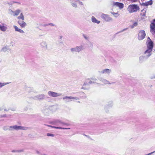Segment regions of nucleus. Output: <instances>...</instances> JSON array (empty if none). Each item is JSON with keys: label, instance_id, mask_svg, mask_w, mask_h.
Returning <instances> with one entry per match:
<instances>
[{"label": "nucleus", "instance_id": "nucleus-38", "mask_svg": "<svg viewBox=\"0 0 155 155\" xmlns=\"http://www.w3.org/2000/svg\"><path fill=\"white\" fill-rule=\"evenodd\" d=\"M47 135L48 136H51V137H54V134H52L50 133H48L47 134Z\"/></svg>", "mask_w": 155, "mask_h": 155}, {"label": "nucleus", "instance_id": "nucleus-44", "mask_svg": "<svg viewBox=\"0 0 155 155\" xmlns=\"http://www.w3.org/2000/svg\"><path fill=\"white\" fill-rule=\"evenodd\" d=\"M146 50H147L151 51H152V49H150V48H147V49Z\"/></svg>", "mask_w": 155, "mask_h": 155}, {"label": "nucleus", "instance_id": "nucleus-15", "mask_svg": "<svg viewBox=\"0 0 155 155\" xmlns=\"http://www.w3.org/2000/svg\"><path fill=\"white\" fill-rule=\"evenodd\" d=\"M99 79L102 82L105 84H112L114 83V82H112L111 83H110L109 82V81L104 78H101Z\"/></svg>", "mask_w": 155, "mask_h": 155}, {"label": "nucleus", "instance_id": "nucleus-7", "mask_svg": "<svg viewBox=\"0 0 155 155\" xmlns=\"http://www.w3.org/2000/svg\"><path fill=\"white\" fill-rule=\"evenodd\" d=\"M63 99L66 102H69L72 101L74 99H75L76 100H79V98L78 97H73L72 96H66L63 98Z\"/></svg>", "mask_w": 155, "mask_h": 155}, {"label": "nucleus", "instance_id": "nucleus-40", "mask_svg": "<svg viewBox=\"0 0 155 155\" xmlns=\"http://www.w3.org/2000/svg\"><path fill=\"white\" fill-rule=\"evenodd\" d=\"M91 80L92 81H96L97 80V79L95 78H91Z\"/></svg>", "mask_w": 155, "mask_h": 155}, {"label": "nucleus", "instance_id": "nucleus-34", "mask_svg": "<svg viewBox=\"0 0 155 155\" xmlns=\"http://www.w3.org/2000/svg\"><path fill=\"white\" fill-rule=\"evenodd\" d=\"M11 116V115H9L8 116L6 114L2 115L1 116V117H8V116Z\"/></svg>", "mask_w": 155, "mask_h": 155}, {"label": "nucleus", "instance_id": "nucleus-24", "mask_svg": "<svg viewBox=\"0 0 155 155\" xmlns=\"http://www.w3.org/2000/svg\"><path fill=\"white\" fill-rule=\"evenodd\" d=\"M147 58H147L145 55L144 56H140L139 58L140 61V62H142L143 61L147 59Z\"/></svg>", "mask_w": 155, "mask_h": 155}, {"label": "nucleus", "instance_id": "nucleus-1", "mask_svg": "<svg viewBox=\"0 0 155 155\" xmlns=\"http://www.w3.org/2000/svg\"><path fill=\"white\" fill-rule=\"evenodd\" d=\"M127 9L130 13H133L139 10L140 8L137 5H130L128 6Z\"/></svg>", "mask_w": 155, "mask_h": 155}, {"label": "nucleus", "instance_id": "nucleus-52", "mask_svg": "<svg viewBox=\"0 0 155 155\" xmlns=\"http://www.w3.org/2000/svg\"><path fill=\"white\" fill-rule=\"evenodd\" d=\"M153 21H155V19Z\"/></svg>", "mask_w": 155, "mask_h": 155}, {"label": "nucleus", "instance_id": "nucleus-20", "mask_svg": "<svg viewBox=\"0 0 155 155\" xmlns=\"http://www.w3.org/2000/svg\"><path fill=\"white\" fill-rule=\"evenodd\" d=\"M91 21H92L95 23H96L97 24H99L100 23V21L97 20L94 16H92L91 17Z\"/></svg>", "mask_w": 155, "mask_h": 155}, {"label": "nucleus", "instance_id": "nucleus-5", "mask_svg": "<svg viewBox=\"0 0 155 155\" xmlns=\"http://www.w3.org/2000/svg\"><path fill=\"white\" fill-rule=\"evenodd\" d=\"M10 109L9 104L8 103H4L0 107V111L4 110V112H8Z\"/></svg>", "mask_w": 155, "mask_h": 155}, {"label": "nucleus", "instance_id": "nucleus-27", "mask_svg": "<svg viewBox=\"0 0 155 155\" xmlns=\"http://www.w3.org/2000/svg\"><path fill=\"white\" fill-rule=\"evenodd\" d=\"M3 130H9L10 131V126H4L3 127Z\"/></svg>", "mask_w": 155, "mask_h": 155}, {"label": "nucleus", "instance_id": "nucleus-31", "mask_svg": "<svg viewBox=\"0 0 155 155\" xmlns=\"http://www.w3.org/2000/svg\"><path fill=\"white\" fill-rule=\"evenodd\" d=\"M8 83H1L0 82V88H2L3 86H5Z\"/></svg>", "mask_w": 155, "mask_h": 155}, {"label": "nucleus", "instance_id": "nucleus-30", "mask_svg": "<svg viewBox=\"0 0 155 155\" xmlns=\"http://www.w3.org/2000/svg\"><path fill=\"white\" fill-rule=\"evenodd\" d=\"M138 25V23L137 22H134L133 25H131L130 26V27L131 28H134V27H136Z\"/></svg>", "mask_w": 155, "mask_h": 155}, {"label": "nucleus", "instance_id": "nucleus-36", "mask_svg": "<svg viewBox=\"0 0 155 155\" xmlns=\"http://www.w3.org/2000/svg\"><path fill=\"white\" fill-rule=\"evenodd\" d=\"M71 5H72L75 7V8H76L77 7V4L76 3H72V4H71Z\"/></svg>", "mask_w": 155, "mask_h": 155}, {"label": "nucleus", "instance_id": "nucleus-6", "mask_svg": "<svg viewBox=\"0 0 155 155\" xmlns=\"http://www.w3.org/2000/svg\"><path fill=\"white\" fill-rule=\"evenodd\" d=\"M146 34L144 30H140L139 32L137 38L138 40L140 41L143 40L146 36Z\"/></svg>", "mask_w": 155, "mask_h": 155}, {"label": "nucleus", "instance_id": "nucleus-51", "mask_svg": "<svg viewBox=\"0 0 155 155\" xmlns=\"http://www.w3.org/2000/svg\"><path fill=\"white\" fill-rule=\"evenodd\" d=\"M14 2V3H17L16 2Z\"/></svg>", "mask_w": 155, "mask_h": 155}, {"label": "nucleus", "instance_id": "nucleus-16", "mask_svg": "<svg viewBox=\"0 0 155 155\" xmlns=\"http://www.w3.org/2000/svg\"><path fill=\"white\" fill-rule=\"evenodd\" d=\"M152 51L146 50L144 52V54L147 58H148L152 54Z\"/></svg>", "mask_w": 155, "mask_h": 155}, {"label": "nucleus", "instance_id": "nucleus-35", "mask_svg": "<svg viewBox=\"0 0 155 155\" xmlns=\"http://www.w3.org/2000/svg\"><path fill=\"white\" fill-rule=\"evenodd\" d=\"M83 37L86 39V40H88L89 39V38L85 34H83Z\"/></svg>", "mask_w": 155, "mask_h": 155}, {"label": "nucleus", "instance_id": "nucleus-4", "mask_svg": "<svg viewBox=\"0 0 155 155\" xmlns=\"http://www.w3.org/2000/svg\"><path fill=\"white\" fill-rule=\"evenodd\" d=\"M101 18L105 21L110 22L113 21V18L108 15L102 13L101 15Z\"/></svg>", "mask_w": 155, "mask_h": 155}, {"label": "nucleus", "instance_id": "nucleus-41", "mask_svg": "<svg viewBox=\"0 0 155 155\" xmlns=\"http://www.w3.org/2000/svg\"><path fill=\"white\" fill-rule=\"evenodd\" d=\"M93 83H94V81H89L88 82V84H93Z\"/></svg>", "mask_w": 155, "mask_h": 155}, {"label": "nucleus", "instance_id": "nucleus-46", "mask_svg": "<svg viewBox=\"0 0 155 155\" xmlns=\"http://www.w3.org/2000/svg\"><path fill=\"white\" fill-rule=\"evenodd\" d=\"M78 3L80 5H83V3L82 2L78 1Z\"/></svg>", "mask_w": 155, "mask_h": 155}, {"label": "nucleus", "instance_id": "nucleus-9", "mask_svg": "<svg viewBox=\"0 0 155 155\" xmlns=\"http://www.w3.org/2000/svg\"><path fill=\"white\" fill-rule=\"evenodd\" d=\"M48 93L49 96L53 97L59 96L61 95V94L58 93L51 91H49Z\"/></svg>", "mask_w": 155, "mask_h": 155}, {"label": "nucleus", "instance_id": "nucleus-39", "mask_svg": "<svg viewBox=\"0 0 155 155\" xmlns=\"http://www.w3.org/2000/svg\"><path fill=\"white\" fill-rule=\"evenodd\" d=\"M128 1L131 2H137L139 0H127Z\"/></svg>", "mask_w": 155, "mask_h": 155}, {"label": "nucleus", "instance_id": "nucleus-23", "mask_svg": "<svg viewBox=\"0 0 155 155\" xmlns=\"http://www.w3.org/2000/svg\"><path fill=\"white\" fill-rule=\"evenodd\" d=\"M21 12V10L19 9H17L14 11L13 16H18Z\"/></svg>", "mask_w": 155, "mask_h": 155}, {"label": "nucleus", "instance_id": "nucleus-42", "mask_svg": "<svg viewBox=\"0 0 155 155\" xmlns=\"http://www.w3.org/2000/svg\"><path fill=\"white\" fill-rule=\"evenodd\" d=\"M127 29H128L127 28H125L123 29V30H122L121 31H120L119 32H123L124 31L127 30Z\"/></svg>", "mask_w": 155, "mask_h": 155}, {"label": "nucleus", "instance_id": "nucleus-28", "mask_svg": "<svg viewBox=\"0 0 155 155\" xmlns=\"http://www.w3.org/2000/svg\"><path fill=\"white\" fill-rule=\"evenodd\" d=\"M0 29L2 31H5L6 30L7 28L4 26L0 25Z\"/></svg>", "mask_w": 155, "mask_h": 155}, {"label": "nucleus", "instance_id": "nucleus-47", "mask_svg": "<svg viewBox=\"0 0 155 155\" xmlns=\"http://www.w3.org/2000/svg\"><path fill=\"white\" fill-rule=\"evenodd\" d=\"M36 153L38 154H40V153L38 151H36Z\"/></svg>", "mask_w": 155, "mask_h": 155}, {"label": "nucleus", "instance_id": "nucleus-26", "mask_svg": "<svg viewBox=\"0 0 155 155\" xmlns=\"http://www.w3.org/2000/svg\"><path fill=\"white\" fill-rule=\"evenodd\" d=\"M146 9H143L141 11V15L143 16H145L146 15Z\"/></svg>", "mask_w": 155, "mask_h": 155}, {"label": "nucleus", "instance_id": "nucleus-2", "mask_svg": "<svg viewBox=\"0 0 155 155\" xmlns=\"http://www.w3.org/2000/svg\"><path fill=\"white\" fill-rule=\"evenodd\" d=\"M10 131H12L14 130H26L29 129V128L28 127L20 126L15 125L10 126Z\"/></svg>", "mask_w": 155, "mask_h": 155}, {"label": "nucleus", "instance_id": "nucleus-8", "mask_svg": "<svg viewBox=\"0 0 155 155\" xmlns=\"http://www.w3.org/2000/svg\"><path fill=\"white\" fill-rule=\"evenodd\" d=\"M54 123L55 124H58L60 126H64V125H68L69 124L67 123H64L61 120L57 119L55 120L54 121Z\"/></svg>", "mask_w": 155, "mask_h": 155}, {"label": "nucleus", "instance_id": "nucleus-25", "mask_svg": "<svg viewBox=\"0 0 155 155\" xmlns=\"http://www.w3.org/2000/svg\"><path fill=\"white\" fill-rule=\"evenodd\" d=\"M17 18L18 19H21L22 20H24V17L22 13L20 14L19 16L17 17Z\"/></svg>", "mask_w": 155, "mask_h": 155}, {"label": "nucleus", "instance_id": "nucleus-3", "mask_svg": "<svg viewBox=\"0 0 155 155\" xmlns=\"http://www.w3.org/2000/svg\"><path fill=\"white\" fill-rule=\"evenodd\" d=\"M84 48V45H81L79 46H77L76 47L70 49L72 53L77 52L79 53Z\"/></svg>", "mask_w": 155, "mask_h": 155}, {"label": "nucleus", "instance_id": "nucleus-10", "mask_svg": "<svg viewBox=\"0 0 155 155\" xmlns=\"http://www.w3.org/2000/svg\"><path fill=\"white\" fill-rule=\"evenodd\" d=\"M45 96L44 94H41L34 97V99L35 100H42L44 98Z\"/></svg>", "mask_w": 155, "mask_h": 155}, {"label": "nucleus", "instance_id": "nucleus-48", "mask_svg": "<svg viewBox=\"0 0 155 155\" xmlns=\"http://www.w3.org/2000/svg\"><path fill=\"white\" fill-rule=\"evenodd\" d=\"M86 84H87L85 82L84 83V85H86Z\"/></svg>", "mask_w": 155, "mask_h": 155}, {"label": "nucleus", "instance_id": "nucleus-22", "mask_svg": "<svg viewBox=\"0 0 155 155\" xmlns=\"http://www.w3.org/2000/svg\"><path fill=\"white\" fill-rule=\"evenodd\" d=\"M40 45L42 47L47 49V43L45 41H43L40 44Z\"/></svg>", "mask_w": 155, "mask_h": 155}, {"label": "nucleus", "instance_id": "nucleus-37", "mask_svg": "<svg viewBox=\"0 0 155 155\" xmlns=\"http://www.w3.org/2000/svg\"><path fill=\"white\" fill-rule=\"evenodd\" d=\"M46 25H47V26L50 25L51 26H55V25L52 23H49V24H46Z\"/></svg>", "mask_w": 155, "mask_h": 155}, {"label": "nucleus", "instance_id": "nucleus-17", "mask_svg": "<svg viewBox=\"0 0 155 155\" xmlns=\"http://www.w3.org/2000/svg\"><path fill=\"white\" fill-rule=\"evenodd\" d=\"M152 0H150L149 1L146 2L145 3H143L142 4V5L144 6H147L149 5H151L152 4Z\"/></svg>", "mask_w": 155, "mask_h": 155}, {"label": "nucleus", "instance_id": "nucleus-11", "mask_svg": "<svg viewBox=\"0 0 155 155\" xmlns=\"http://www.w3.org/2000/svg\"><path fill=\"white\" fill-rule=\"evenodd\" d=\"M113 5L119 7L120 9H122L124 6V5L123 3L117 2H114Z\"/></svg>", "mask_w": 155, "mask_h": 155}, {"label": "nucleus", "instance_id": "nucleus-19", "mask_svg": "<svg viewBox=\"0 0 155 155\" xmlns=\"http://www.w3.org/2000/svg\"><path fill=\"white\" fill-rule=\"evenodd\" d=\"M150 32H153V29L155 28V21H153V22L150 25Z\"/></svg>", "mask_w": 155, "mask_h": 155}, {"label": "nucleus", "instance_id": "nucleus-29", "mask_svg": "<svg viewBox=\"0 0 155 155\" xmlns=\"http://www.w3.org/2000/svg\"><path fill=\"white\" fill-rule=\"evenodd\" d=\"M14 11H13L11 9H8V13L11 15L13 16Z\"/></svg>", "mask_w": 155, "mask_h": 155}, {"label": "nucleus", "instance_id": "nucleus-13", "mask_svg": "<svg viewBox=\"0 0 155 155\" xmlns=\"http://www.w3.org/2000/svg\"><path fill=\"white\" fill-rule=\"evenodd\" d=\"M18 23L20 25L21 27L22 28H24L27 25V24L24 20H19L18 21Z\"/></svg>", "mask_w": 155, "mask_h": 155}, {"label": "nucleus", "instance_id": "nucleus-33", "mask_svg": "<svg viewBox=\"0 0 155 155\" xmlns=\"http://www.w3.org/2000/svg\"><path fill=\"white\" fill-rule=\"evenodd\" d=\"M8 50V48L7 47H5L2 48V51L5 52L7 51Z\"/></svg>", "mask_w": 155, "mask_h": 155}, {"label": "nucleus", "instance_id": "nucleus-43", "mask_svg": "<svg viewBox=\"0 0 155 155\" xmlns=\"http://www.w3.org/2000/svg\"><path fill=\"white\" fill-rule=\"evenodd\" d=\"M152 41L150 39L149 37H148L147 39V41L148 42L149 41Z\"/></svg>", "mask_w": 155, "mask_h": 155}, {"label": "nucleus", "instance_id": "nucleus-49", "mask_svg": "<svg viewBox=\"0 0 155 155\" xmlns=\"http://www.w3.org/2000/svg\"><path fill=\"white\" fill-rule=\"evenodd\" d=\"M42 155H47L46 154H42Z\"/></svg>", "mask_w": 155, "mask_h": 155}, {"label": "nucleus", "instance_id": "nucleus-14", "mask_svg": "<svg viewBox=\"0 0 155 155\" xmlns=\"http://www.w3.org/2000/svg\"><path fill=\"white\" fill-rule=\"evenodd\" d=\"M153 43L152 41H150L147 43V48H150L153 49Z\"/></svg>", "mask_w": 155, "mask_h": 155}, {"label": "nucleus", "instance_id": "nucleus-32", "mask_svg": "<svg viewBox=\"0 0 155 155\" xmlns=\"http://www.w3.org/2000/svg\"><path fill=\"white\" fill-rule=\"evenodd\" d=\"M111 13L114 15V16L116 17L117 16H118L119 15V14H118V13H115L114 12H111Z\"/></svg>", "mask_w": 155, "mask_h": 155}, {"label": "nucleus", "instance_id": "nucleus-21", "mask_svg": "<svg viewBox=\"0 0 155 155\" xmlns=\"http://www.w3.org/2000/svg\"><path fill=\"white\" fill-rule=\"evenodd\" d=\"M15 31L19 32L20 33H24V31L21 29L18 28L15 25L14 26Z\"/></svg>", "mask_w": 155, "mask_h": 155}, {"label": "nucleus", "instance_id": "nucleus-45", "mask_svg": "<svg viewBox=\"0 0 155 155\" xmlns=\"http://www.w3.org/2000/svg\"><path fill=\"white\" fill-rule=\"evenodd\" d=\"M153 30V32H150L152 34L154 35L155 34V29H154Z\"/></svg>", "mask_w": 155, "mask_h": 155}, {"label": "nucleus", "instance_id": "nucleus-50", "mask_svg": "<svg viewBox=\"0 0 155 155\" xmlns=\"http://www.w3.org/2000/svg\"><path fill=\"white\" fill-rule=\"evenodd\" d=\"M78 103H80V102L79 101H78Z\"/></svg>", "mask_w": 155, "mask_h": 155}, {"label": "nucleus", "instance_id": "nucleus-18", "mask_svg": "<svg viewBox=\"0 0 155 155\" xmlns=\"http://www.w3.org/2000/svg\"><path fill=\"white\" fill-rule=\"evenodd\" d=\"M45 125L48 126L49 127H51L52 128L57 129H70V128H65L63 127H55V126H52L51 125Z\"/></svg>", "mask_w": 155, "mask_h": 155}, {"label": "nucleus", "instance_id": "nucleus-12", "mask_svg": "<svg viewBox=\"0 0 155 155\" xmlns=\"http://www.w3.org/2000/svg\"><path fill=\"white\" fill-rule=\"evenodd\" d=\"M100 72L102 74H109L111 72V70L107 68L103 70L102 71H100Z\"/></svg>", "mask_w": 155, "mask_h": 155}]
</instances>
